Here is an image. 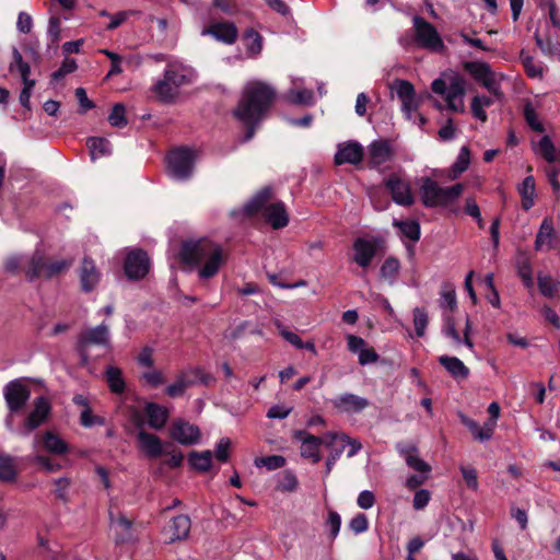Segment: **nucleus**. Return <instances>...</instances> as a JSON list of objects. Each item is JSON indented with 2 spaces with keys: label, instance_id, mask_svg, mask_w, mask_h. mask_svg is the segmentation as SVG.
<instances>
[{
  "label": "nucleus",
  "instance_id": "nucleus-1",
  "mask_svg": "<svg viewBox=\"0 0 560 560\" xmlns=\"http://www.w3.org/2000/svg\"><path fill=\"white\" fill-rule=\"evenodd\" d=\"M179 258L205 283L219 273L226 261V254L220 244L209 238H197L183 242Z\"/></svg>",
  "mask_w": 560,
  "mask_h": 560
},
{
  "label": "nucleus",
  "instance_id": "nucleus-2",
  "mask_svg": "<svg viewBox=\"0 0 560 560\" xmlns=\"http://www.w3.org/2000/svg\"><path fill=\"white\" fill-rule=\"evenodd\" d=\"M276 92L272 86L261 81L248 82L241 97L234 116L246 128L245 141L250 140L257 126L266 117Z\"/></svg>",
  "mask_w": 560,
  "mask_h": 560
},
{
  "label": "nucleus",
  "instance_id": "nucleus-3",
  "mask_svg": "<svg viewBox=\"0 0 560 560\" xmlns=\"http://www.w3.org/2000/svg\"><path fill=\"white\" fill-rule=\"evenodd\" d=\"M271 190L268 187L259 190L253 196L242 208L233 209L231 214L233 217L243 214L252 217L259 211H262L266 221L275 229L279 230L287 226L289 222L288 213L284 203L281 201L269 203Z\"/></svg>",
  "mask_w": 560,
  "mask_h": 560
},
{
  "label": "nucleus",
  "instance_id": "nucleus-4",
  "mask_svg": "<svg viewBox=\"0 0 560 560\" xmlns=\"http://www.w3.org/2000/svg\"><path fill=\"white\" fill-rule=\"evenodd\" d=\"M464 192L463 184H455L450 187H441L430 177L420 179V196L427 208H445L455 202Z\"/></svg>",
  "mask_w": 560,
  "mask_h": 560
},
{
  "label": "nucleus",
  "instance_id": "nucleus-5",
  "mask_svg": "<svg viewBox=\"0 0 560 560\" xmlns=\"http://www.w3.org/2000/svg\"><path fill=\"white\" fill-rule=\"evenodd\" d=\"M196 162L194 150L185 147L170 151L167 155V175L176 182H186L191 178Z\"/></svg>",
  "mask_w": 560,
  "mask_h": 560
},
{
  "label": "nucleus",
  "instance_id": "nucleus-6",
  "mask_svg": "<svg viewBox=\"0 0 560 560\" xmlns=\"http://www.w3.org/2000/svg\"><path fill=\"white\" fill-rule=\"evenodd\" d=\"M31 390L22 378H15L3 387V397L9 409L5 427L13 431V415L21 411L30 399Z\"/></svg>",
  "mask_w": 560,
  "mask_h": 560
},
{
  "label": "nucleus",
  "instance_id": "nucleus-7",
  "mask_svg": "<svg viewBox=\"0 0 560 560\" xmlns=\"http://www.w3.org/2000/svg\"><path fill=\"white\" fill-rule=\"evenodd\" d=\"M72 264V259H59L52 262H46L44 255L40 252H35L28 260L25 275L28 281H34L38 278L49 279L68 270Z\"/></svg>",
  "mask_w": 560,
  "mask_h": 560
},
{
  "label": "nucleus",
  "instance_id": "nucleus-8",
  "mask_svg": "<svg viewBox=\"0 0 560 560\" xmlns=\"http://www.w3.org/2000/svg\"><path fill=\"white\" fill-rule=\"evenodd\" d=\"M464 69L493 96L499 100L503 97L501 81L504 79V75L494 72L489 63L483 61H467L464 63Z\"/></svg>",
  "mask_w": 560,
  "mask_h": 560
},
{
  "label": "nucleus",
  "instance_id": "nucleus-9",
  "mask_svg": "<svg viewBox=\"0 0 560 560\" xmlns=\"http://www.w3.org/2000/svg\"><path fill=\"white\" fill-rule=\"evenodd\" d=\"M415 43L419 48L431 52H443L444 42L438 30L420 16L413 18Z\"/></svg>",
  "mask_w": 560,
  "mask_h": 560
},
{
  "label": "nucleus",
  "instance_id": "nucleus-10",
  "mask_svg": "<svg viewBox=\"0 0 560 560\" xmlns=\"http://www.w3.org/2000/svg\"><path fill=\"white\" fill-rule=\"evenodd\" d=\"M91 346L110 347L109 326L102 323L98 326L84 329L78 338V347L83 361H88V350Z\"/></svg>",
  "mask_w": 560,
  "mask_h": 560
},
{
  "label": "nucleus",
  "instance_id": "nucleus-11",
  "mask_svg": "<svg viewBox=\"0 0 560 560\" xmlns=\"http://www.w3.org/2000/svg\"><path fill=\"white\" fill-rule=\"evenodd\" d=\"M294 440L301 443L300 454L303 458L311 460L313 464L322 459L319 448L329 441L326 434L322 438L315 436L305 430H298L293 433Z\"/></svg>",
  "mask_w": 560,
  "mask_h": 560
},
{
  "label": "nucleus",
  "instance_id": "nucleus-12",
  "mask_svg": "<svg viewBox=\"0 0 560 560\" xmlns=\"http://www.w3.org/2000/svg\"><path fill=\"white\" fill-rule=\"evenodd\" d=\"M125 275L129 280L144 278L150 270V259L142 249L128 252L124 262Z\"/></svg>",
  "mask_w": 560,
  "mask_h": 560
},
{
  "label": "nucleus",
  "instance_id": "nucleus-13",
  "mask_svg": "<svg viewBox=\"0 0 560 560\" xmlns=\"http://www.w3.org/2000/svg\"><path fill=\"white\" fill-rule=\"evenodd\" d=\"M377 254V243L372 238L357 237L352 244L351 260L362 270H366L372 265Z\"/></svg>",
  "mask_w": 560,
  "mask_h": 560
},
{
  "label": "nucleus",
  "instance_id": "nucleus-14",
  "mask_svg": "<svg viewBox=\"0 0 560 560\" xmlns=\"http://www.w3.org/2000/svg\"><path fill=\"white\" fill-rule=\"evenodd\" d=\"M33 405L34 408L25 419L23 428L18 431L20 435L27 436L32 431L40 427L50 413L51 406L46 397H37Z\"/></svg>",
  "mask_w": 560,
  "mask_h": 560
},
{
  "label": "nucleus",
  "instance_id": "nucleus-15",
  "mask_svg": "<svg viewBox=\"0 0 560 560\" xmlns=\"http://www.w3.org/2000/svg\"><path fill=\"white\" fill-rule=\"evenodd\" d=\"M466 94V80L459 74H453L448 79V86L445 93L447 107L457 113L465 112L464 96Z\"/></svg>",
  "mask_w": 560,
  "mask_h": 560
},
{
  "label": "nucleus",
  "instance_id": "nucleus-16",
  "mask_svg": "<svg viewBox=\"0 0 560 560\" xmlns=\"http://www.w3.org/2000/svg\"><path fill=\"white\" fill-rule=\"evenodd\" d=\"M559 235L555 229L553 222L549 218H545L540 223L536 234L534 248L536 252H550L558 247Z\"/></svg>",
  "mask_w": 560,
  "mask_h": 560
},
{
  "label": "nucleus",
  "instance_id": "nucleus-17",
  "mask_svg": "<svg viewBox=\"0 0 560 560\" xmlns=\"http://www.w3.org/2000/svg\"><path fill=\"white\" fill-rule=\"evenodd\" d=\"M171 436L182 445H196L200 442V430L185 420H176L171 427Z\"/></svg>",
  "mask_w": 560,
  "mask_h": 560
},
{
  "label": "nucleus",
  "instance_id": "nucleus-18",
  "mask_svg": "<svg viewBox=\"0 0 560 560\" xmlns=\"http://www.w3.org/2000/svg\"><path fill=\"white\" fill-rule=\"evenodd\" d=\"M386 188L390 191L393 200L399 206H411L415 198L411 194L410 184L397 175H390L385 180Z\"/></svg>",
  "mask_w": 560,
  "mask_h": 560
},
{
  "label": "nucleus",
  "instance_id": "nucleus-19",
  "mask_svg": "<svg viewBox=\"0 0 560 560\" xmlns=\"http://www.w3.org/2000/svg\"><path fill=\"white\" fill-rule=\"evenodd\" d=\"M202 36H212L215 40L226 45H232L238 36L237 27L232 22H218L205 27L201 31Z\"/></svg>",
  "mask_w": 560,
  "mask_h": 560
},
{
  "label": "nucleus",
  "instance_id": "nucleus-20",
  "mask_svg": "<svg viewBox=\"0 0 560 560\" xmlns=\"http://www.w3.org/2000/svg\"><path fill=\"white\" fill-rule=\"evenodd\" d=\"M139 427L138 431V442L139 448L144 453V455L149 458H158L163 454H166L164 450V445L161 439L154 434L148 433L142 428V422L139 421L137 423Z\"/></svg>",
  "mask_w": 560,
  "mask_h": 560
},
{
  "label": "nucleus",
  "instance_id": "nucleus-21",
  "mask_svg": "<svg viewBox=\"0 0 560 560\" xmlns=\"http://www.w3.org/2000/svg\"><path fill=\"white\" fill-rule=\"evenodd\" d=\"M166 77L178 89L191 83L195 79V71L179 60H171L165 68Z\"/></svg>",
  "mask_w": 560,
  "mask_h": 560
},
{
  "label": "nucleus",
  "instance_id": "nucleus-22",
  "mask_svg": "<svg viewBox=\"0 0 560 560\" xmlns=\"http://www.w3.org/2000/svg\"><path fill=\"white\" fill-rule=\"evenodd\" d=\"M369 164L378 167L389 162L394 155V149L388 140H374L368 147Z\"/></svg>",
  "mask_w": 560,
  "mask_h": 560
},
{
  "label": "nucleus",
  "instance_id": "nucleus-23",
  "mask_svg": "<svg viewBox=\"0 0 560 560\" xmlns=\"http://www.w3.org/2000/svg\"><path fill=\"white\" fill-rule=\"evenodd\" d=\"M331 404L340 412L359 413L369 406V400L351 393H345L335 397Z\"/></svg>",
  "mask_w": 560,
  "mask_h": 560
},
{
  "label": "nucleus",
  "instance_id": "nucleus-24",
  "mask_svg": "<svg viewBox=\"0 0 560 560\" xmlns=\"http://www.w3.org/2000/svg\"><path fill=\"white\" fill-rule=\"evenodd\" d=\"M80 287L83 292L93 291L101 281V272L95 262L90 258H84L79 269Z\"/></svg>",
  "mask_w": 560,
  "mask_h": 560
},
{
  "label": "nucleus",
  "instance_id": "nucleus-25",
  "mask_svg": "<svg viewBox=\"0 0 560 560\" xmlns=\"http://www.w3.org/2000/svg\"><path fill=\"white\" fill-rule=\"evenodd\" d=\"M363 159V148L359 142L349 141L340 143L335 154V163L342 164H359Z\"/></svg>",
  "mask_w": 560,
  "mask_h": 560
},
{
  "label": "nucleus",
  "instance_id": "nucleus-26",
  "mask_svg": "<svg viewBox=\"0 0 560 560\" xmlns=\"http://www.w3.org/2000/svg\"><path fill=\"white\" fill-rule=\"evenodd\" d=\"M303 80L292 79V88L285 93V100L294 105L312 106L315 103V96L312 90L302 86Z\"/></svg>",
  "mask_w": 560,
  "mask_h": 560
},
{
  "label": "nucleus",
  "instance_id": "nucleus-27",
  "mask_svg": "<svg viewBox=\"0 0 560 560\" xmlns=\"http://www.w3.org/2000/svg\"><path fill=\"white\" fill-rule=\"evenodd\" d=\"M110 517V530L114 534L116 544H124L131 539V522L126 518V516L118 513L114 514L113 511L109 512Z\"/></svg>",
  "mask_w": 560,
  "mask_h": 560
},
{
  "label": "nucleus",
  "instance_id": "nucleus-28",
  "mask_svg": "<svg viewBox=\"0 0 560 560\" xmlns=\"http://www.w3.org/2000/svg\"><path fill=\"white\" fill-rule=\"evenodd\" d=\"M144 412L150 428L160 430L164 428L168 419V410L155 402H148L144 406Z\"/></svg>",
  "mask_w": 560,
  "mask_h": 560
},
{
  "label": "nucleus",
  "instance_id": "nucleus-29",
  "mask_svg": "<svg viewBox=\"0 0 560 560\" xmlns=\"http://www.w3.org/2000/svg\"><path fill=\"white\" fill-rule=\"evenodd\" d=\"M397 450L410 468L423 474L430 471V466L418 456V451L413 445L398 444Z\"/></svg>",
  "mask_w": 560,
  "mask_h": 560
},
{
  "label": "nucleus",
  "instance_id": "nucleus-30",
  "mask_svg": "<svg viewBox=\"0 0 560 560\" xmlns=\"http://www.w3.org/2000/svg\"><path fill=\"white\" fill-rule=\"evenodd\" d=\"M517 276L527 289L534 288L533 265L526 253H518L515 260Z\"/></svg>",
  "mask_w": 560,
  "mask_h": 560
},
{
  "label": "nucleus",
  "instance_id": "nucleus-31",
  "mask_svg": "<svg viewBox=\"0 0 560 560\" xmlns=\"http://www.w3.org/2000/svg\"><path fill=\"white\" fill-rule=\"evenodd\" d=\"M439 362L457 381L466 380L469 375V369L456 357L441 355Z\"/></svg>",
  "mask_w": 560,
  "mask_h": 560
},
{
  "label": "nucleus",
  "instance_id": "nucleus-32",
  "mask_svg": "<svg viewBox=\"0 0 560 560\" xmlns=\"http://www.w3.org/2000/svg\"><path fill=\"white\" fill-rule=\"evenodd\" d=\"M517 191L521 196L522 208L528 211L534 207L537 197L535 178L532 175L525 177L518 185Z\"/></svg>",
  "mask_w": 560,
  "mask_h": 560
},
{
  "label": "nucleus",
  "instance_id": "nucleus-33",
  "mask_svg": "<svg viewBox=\"0 0 560 560\" xmlns=\"http://www.w3.org/2000/svg\"><path fill=\"white\" fill-rule=\"evenodd\" d=\"M153 93L155 96L164 102H172L178 95V88L171 82V79L166 77V71L164 70L163 79L159 80L153 85Z\"/></svg>",
  "mask_w": 560,
  "mask_h": 560
},
{
  "label": "nucleus",
  "instance_id": "nucleus-34",
  "mask_svg": "<svg viewBox=\"0 0 560 560\" xmlns=\"http://www.w3.org/2000/svg\"><path fill=\"white\" fill-rule=\"evenodd\" d=\"M326 436H327V439H329V441L326 442L327 447L332 446L335 443L345 444V447L350 446V450L348 451V454H347V456L349 458L355 456L362 448V445L359 441L351 439L346 433L327 432Z\"/></svg>",
  "mask_w": 560,
  "mask_h": 560
},
{
  "label": "nucleus",
  "instance_id": "nucleus-35",
  "mask_svg": "<svg viewBox=\"0 0 560 560\" xmlns=\"http://www.w3.org/2000/svg\"><path fill=\"white\" fill-rule=\"evenodd\" d=\"M533 149L536 154H539L549 163H553L560 158V150L556 149L549 136L541 137L537 143L533 144Z\"/></svg>",
  "mask_w": 560,
  "mask_h": 560
},
{
  "label": "nucleus",
  "instance_id": "nucleus-36",
  "mask_svg": "<svg viewBox=\"0 0 560 560\" xmlns=\"http://www.w3.org/2000/svg\"><path fill=\"white\" fill-rule=\"evenodd\" d=\"M191 527L190 518L187 515L175 516L170 524L172 533L171 541L186 539Z\"/></svg>",
  "mask_w": 560,
  "mask_h": 560
},
{
  "label": "nucleus",
  "instance_id": "nucleus-37",
  "mask_svg": "<svg viewBox=\"0 0 560 560\" xmlns=\"http://www.w3.org/2000/svg\"><path fill=\"white\" fill-rule=\"evenodd\" d=\"M537 284L541 295L548 299H553L560 291V280L539 272L537 276Z\"/></svg>",
  "mask_w": 560,
  "mask_h": 560
},
{
  "label": "nucleus",
  "instance_id": "nucleus-38",
  "mask_svg": "<svg viewBox=\"0 0 560 560\" xmlns=\"http://www.w3.org/2000/svg\"><path fill=\"white\" fill-rule=\"evenodd\" d=\"M213 454L211 451H192L188 456L189 465L199 472H206L212 467Z\"/></svg>",
  "mask_w": 560,
  "mask_h": 560
},
{
  "label": "nucleus",
  "instance_id": "nucleus-39",
  "mask_svg": "<svg viewBox=\"0 0 560 560\" xmlns=\"http://www.w3.org/2000/svg\"><path fill=\"white\" fill-rule=\"evenodd\" d=\"M18 475L16 458L0 453V481L11 482L14 481Z\"/></svg>",
  "mask_w": 560,
  "mask_h": 560
},
{
  "label": "nucleus",
  "instance_id": "nucleus-40",
  "mask_svg": "<svg viewBox=\"0 0 560 560\" xmlns=\"http://www.w3.org/2000/svg\"><path fill=\"white\" fill-rule=\"evenodd\" d=\"M86 144L90 149L91 159L93 161L103 156H107L112 153L110 142L105 138H89Z\"/></svg>",
  "mask_w": 560,
  "mask_h": 560
},
{
  "label": "nucleus",
  "instance_id": "nucleus-41",
  "mask_svg": "<svg viewBox=\"0 0 560 560\" xmlns=\"http://www.w3.org/2000/svg\"><path fill=\"white\" fill-rule=\"evenodd\" d=\"M244 43L246 46V54L250 58L257 57L262 49V37L253 28H249L244 34Z\"/></svg>",
  "mask_w": 560,
  "mask_h": 560
},
{
  "label": "nucleus",
  "instance_id": "nucleus-42",
  "mask_svg": "<svg viewBox=\"0 0 560 560\" xmlns=\"http://www.w3.org/2000/svg\"><path fill=\"white\" fill-rule=\"evenodd\" d=\"M105 377L109 389L115 394H121L125 390V380L120 369L109 365L105 370Z\"/></svg>",
  "mask_w": 560,
  "mask_h": 560
},
{
  "label": "nucleus",
  "instance_id": "nucleus-43",
  "mask_svg": "<svg viewBox=\"0 0 560 560\" xmlns=\"http://www.w3.org/2000/svg\"><path fill=\"white\" fill-rule=\"evenodd\" d=\"M470 164V151L468 147L464 145L459 150L456 161L453 163L450 172V178L456 179L462 173H464Z\"/></svg>",
  "mask_w": 560,
  "mask_h": 560
},
{
  "label": "nucleus",
  "instance_id": "nucleus-44",
  "mask_svg": "<svg viewBox=\"0 0 560 560\" xmlns=\"http://www.w3.org/2000/svg\"><path fill=\"white\" fill-rule=\"evenodd\" d=\"M394 226L398 228L400 233L413 241V242H417L419 241L420 238V224L418 221L416 220H406V221H399V220H394L393 222Z\"/></svg>",
  "mask_w": 560,
  "mask_h": 560
},
{
  "label": "nucleus",
  "instance_id": "nucleus-45",
  "mask_svg": "<svg viewBox=\"0 0 560 560\" xmlns=\"http://www.w3.org/2000/svg\"><path fill=\"white\" fill-rule=\"evenodd\" d=\"M43 443L45 450L52 454L61 455L68 452L67 443L51 432L44 434Z\"/></svg>",
  "mask_w": 560,
  "mask_h": 560
},
{
  "label": "nucleus",
  "instance_id": "nucleus-46",
  "mask_svg": "<svg viewBox=\"0 0 560 560\" xmlns=\"http://www.w3.org/2000/svg\"><path fill=\"white\" fill-rule=\"evenodd\" d=\"M191 385L192 381L188 380L185 374H180L173 384L166 387L165 392L170 397H179Z\"/></svg>",
  "mask_w": 560,
  "mask_h": 560
},
{
  "label": "nucleus",
  "instance_id": "nucleus-47",
  "mask_svg": "<svg viewBox=\"0 0 560 560\" xmlns=\"http://www.w3.org/2000/svg\"><path fill=\"white\" fill-rule=\"evenodd\" d=\"M524 118L527 125L537 132L544 131V125L539 119L538 113L530 103H526L523 109Z\"/></svg>",
  "mask_w": 560,
  "mask_h": 560
},
{
  "label": "nucleus",
  "instance_id": "nucleus-48",
  "mask_svg": "<svg viewBox=\"0 0 560 560\" xmlns=\"http://www.w3.org/2000/svg\"><path fill=\"white\" fill-rule=\"evenodd\" d=\"M126 108L121 103H117L113 106V109L108 116V121L113 127L122 128L127 125Z\"/></svg>",
  "mask_w": 560,
  "mask_h": 560
},
{
  "label": "nucleus",
  "instance_id": "nucleus-49",
  "mask_svg": "<svg viewBox=\"0 0 560 560\" xmlns=\"http://www.w3.org/2000/svg\"><path fill=\"white\" fill-rule=\"evenodd\" d=\"M258 467H266L268 470H276L285 465V458L281 455L260 457L255 462Z\"/></svg>",
  "mask_w": 560,
  "mask_h": 560
},
{
  "label": "nucleus",
  "instance_id": "nucleus-50",
  "mask_svg": "<svg viewBox=\"0 0 560 560\" xmlns=\"http://www.w3.org/2000/svg\"><path fill=\"white\" fill-rule=\"evenodd\" d=\"M13 60L10 63L9 70L11 72L18 71L20 74L31 73V67L23 60L22 54L16 47L12 49Z\"/></svg>",
  "mask_w": 560,
  "mask_h": 560
},
{
  "label": "nucleus",
  "instance_id": "nucleus-51",
  "mask_svg": "<svg viewBox=\"0 0 560 560\" xmlns=\"http://www.w3.org/2000/svg\"><path fill=\"white\" fill-rule=\"evenodd\" d=\"M428 320V314L424 308L416 307L413 310V326L418 337L424 336Z\"/></svg>",
  "mask_w": 560,
  "mask_h": 560
},
{
  "label": "nucleus",
  "instance_id": "nucleus-52",
  "mask_svg": "<svg viewBox=\"0 0 560 560\" xmlns=\"http://www.w3.org/2000/svg\"><path fill=\"white\" fill-rule=\"evenodd\" d=\"M277 488L283 492L295 491L298 488L296 476L290 470L284 471L278 481Z\"/></svg>",
  "mask_w": 560,
  "mask_h": 560
},
{
  "label": "nucleus",
  "instance_id": "nucleus-53",
  "mask_svg": "<svg viewBox=\"0 0 560 560\" xmlns=\"http://www.w3.org/2000/svg\"><path fill=\"white\" fill-rule=\"evenodd\" d=\"M394 90L400 101L416 97L413 85L406 80H396L394 82Z\"/></svg>",
  "mask_w": 560,
  "mask_h": 560
},
{
  "label": "nucleus",
  "instance_id": "nucleus-54",
  "mask_svg": "<svg viewBox=\"0 0 560 560\" xmlns=\"http://www.w3.org/2000/svg\"><path fill=\"white\" fill-rule=\"evenodd\" d=\"M326 529L329 532L331 539H335L341 527V517L336 511H329L325 523Z\"/></svg>",
  "mask_w": 560,
  "mask_h": 560
},
{
  "label": "nucleus",
  "instance_id": "nucleus-55",
  "mask_svg": "<svg viewBox=\"0 0 560 560\" xmlns=\"http://www.w3.org/2000/svg\"><path fill=\"white\" fill-rule=\"evenodd\" d=\"M80 423L84 428H92L94 425H103L105 420L102 417L93 415L91 408L86 407L80 413Z\"/></svg>",
  "mask_w": 560,
  "mask_h": 560
},
{
  "label": "nucleus",
  "instance_id": "nucleus-56",
  "mask_svg": "<svg viewBox=\"0 0 560 560\" xmlns=\"http://www.w3.org/2000/svg\"><path fill=\"white\" fill-rule=\"evenodd\" d=\"M399 270V261L396 258H386L381 267V276L385 279L393 280Z\"/></svg>",
  "mask_w": 560,
  "mask_h": 560
},
{
  "label": "nucleus",
  "instance_id": "nucleus-57",
  "mask_svg": "<svg viewBox=\"0 0 560 560\" xmlns=\"http://www.w3.org/2000/svg\"><path fill=\"white\" fill-rule=\"evenodd\" d=\"M522 62L529 78H542V67L536 63L530 56L522 57Z\"/></svg>",
  "mask_w": 560,
  "mask_h": 560
},
{
  "label": "nucleus",
  "instance_id": "nucleus-58",
  "mask_svg": "<svg viewBox=\"0 0 560 560\" xmlns=\"http://www.w3.org/2000/svg\"><path fill=\"white\" fill-rule=\"evenodd\" d=\"M331 450L329 456L326 459V471L325 476H328L335 466L336 462L340 458L345 451V444L335 443L329 447Z\"/></svg>",
  "mask_w": 560,
  "mask_h": 560
},
{
  "label": "nucleus",
  "instance_id": "nucleus-59",
  "mask_svg": "<svg viewBox=\"0 0 560 560\" xmlns=\"http://www.w3.org/2000/svg\"><path fill=\"white\" fill-rule=\"evenodd\" d=\"M78 66H77V62L75 60L73 59H66L63 60V62L61 63V66L59 67L58 70H56L52 74H51V79L54 81H58V80H61L62 78H65L67 74L69 73H72L77 70Z\"/></svg>",
  "mask_w": 560,
  "mask_h": 560
},
{
  "label": "nucleus",
  "instance_id": "nucleus-60",
  "mask_svg": "<svg viewBox=\"0 0 560 560\" xmlns=\"http://www.w3.org/2000/svg\"><path fill=\"white\" fill-rule=\"evenodd\" d=\"M276 326L279 330V334L294 348L302 349L303 340L296 335L295 332H292L288 330L280 322L276 323Z\"/></svg>",
  "mask_w": 560,
  "mask_h": 560
},
{
  "label": "nucleus",
  "instance_id": "nucleus-61",
  "mask_svg": "<svg viewBox=\"0 0 560 560\" xmlns=\"http://www.w3.org/2000/svg\"><path fill=\"white\" fill-rule=\"evenodd\" d=\"M459 469L467 487L476 491L479 487L476 469L470 466H460Z\"/></svg>",
  "mask_w": 560,
  "mask_h": 560
},
{
  "label": "nucleus",
  "instance_id": "nucleus-62",
  "mask_svg": "<svg viewBox=\"0 0 560 560\" xmlns=\"http://www.w3.org/2000/svg\"><path fill=\"white\" fill-rule=\"evenodd\" d=\"M231 440L229 438H222L215 446L214 456L219 462L225 463L230 457Z\"/></svg>",
  "mask_w": 560,
  "mask_h": 560
},
{
  "label": "nucleus",
  "instance_id": "nucleus-63",
  "mask_svg": "<svg viewBox=\"0 0 560 560\" xmlns=\"http://www.w3.org/2000/svg\"><path fill=\"white\" fill-rule=\"evenodd\" d=\"M60 24L61 20L58 16H51L48 21L47 36L54 44L58 43L60 39Z\"/></svg>",
  "mask_w": 560,
  "mask_h": 560
},
{
  "label": "nucleus",
  "instance_id": "nucleus-64",
  "mask_svg": "<svg viewBox=\"0 0 560 560\" xmlns=\"http://www.w3.org/2000/svg\"><path fill=\"white\" fill-rule=\"evenodd\" d=\"M349 527L357 535L366 532L368 528H369L368 517L364 514H362V513L357 514L350 521Z\"/></svg>",
  "mask_w": 560,
  "mask_h": 560
}]
</instances>
